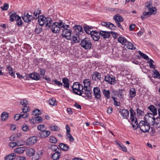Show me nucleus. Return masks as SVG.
Returning a JSON list of instances; mask_svg holds the SVG:
<instances>
[{"label":"nucleus","instance_id":"f8f14e48","mask_svg":"<svg viewBox=\"0 0 160 160\" xmlns=\"http://www.w3.org/2000/svg\"><path fill=\"white\" fill-rule=\"evenodd\" d=\"M73 28L76 34L78 35L81 34L83 32V28L80 25H75L73 27Z\"/></svg>","mask_w":160,"mask_h":160},{"label":"nucleus","instance_id":"bf43d9fd","mask_svg":"<svg viewBox=\"0 0 160 160\" xmlns=\"http://www.w3.org/2000/svg\"><path fill=\"white\" fill-rule=\"evenodd\" d=\"M16 144L18 146L23 145L24 144V142L22 140H19L16 142Z\"/></svg>","mask_w":160,"mask_h":160},{"label":"nucleus","instance_id":"72a5a7b5","mask_svg":"<svg viewBox=\"0 0 160 160\" xmlns=\"http://www.w3.org/2000/svg\"><path fill=\"white\" fill-rule=\"evenodd\" d=\"M48 148L50 149L52 151L56 152L59 149L58 148V146L55 144L49 145L48 146Z\"/></svg>","mask_w":160,"mask_h":160},{"label":"nucleus","instance_id":"69168bd1","mask_svg":"<svg viewBox=\"0 0 160 160\" xmlns=\"http://www.w3.org/2000/svg\"><path fill=\"white\" fill-rule=\"evenodd\" d=\"M93 76L96 77L98 79H100L101 78V74L99 73L98 72H95Z\"/></svg>","mask_w":160,"mask_h":160},{"label":"nucleus","instance_id":"f03ea898","mask_svg":"<svg viewBox=\"0 0 160 160\" xmlns=\"http://www.w3.org/2000/svg\"><path fill=\"white\" fill-rule=\"evenodd\" d=\"M72 88L74 93L76 94L82 96L83 97H85V96L82 95L84 92V91H83V87L79 82H74L72 86Z\"/></svg>","mask_w":160,"mask_h":160},{"label":"nucleus","instance_id":"58836bf2","mask_svg":"<svg viewBox=\"0 0 160 160\" xmlns=\"http://www.w3.org/2000/svg\"><path fill=\"white\" fill-rule=\"evenodd\" d=\"M8 117V113L6 112H3L1 114V119L2 121H5Z\"/></svg>","mask_w":160,"mask_h":160},{"label":"nucleus","instance_id":"b1692460","mask_svg":"<svg viewBox=\"0 0 160 160\" xmlns=\"http://www.w3.org/2000/svg\"><path fill=\"white\" fill-rule=\"evenodd\" d=\"M148 109L152 112L153 115H157V108L153 105H150L148 107Z\"/></svg>","mask_w":160,"mask_h":160},{"label":"nucleus","instance_id":"2f4dec72","mask_svg":"<svg viewBox=\"0 0 160 160\" xmlns=\"http://www.w3.org/2000/svg\"><path fill=\"white\" fill-rule=\"evenodd\" d=\"M45 18L46 17H41L40 18H39L38 19V22L39 24L41 26H42L44 25V24H45Z\"/></svg>","mask_w":160,"mask_h":160},{"label":"nucleus","instance_id":"4d7b16f0","mask_svg":"<svg viewBox=\"0 0 160 160\" xmlns=\"http://www.w3.org/2000/svg\"><path fill=\"white\" fill-rule=\"evenodd\" d=\"M53 82H54V84L58 85V86H62V83L61 82H60L57 80V79H55L54 80H53Z\"/></svg>","mask_w":160,"mask_h":160},{"label":"nucleus","instance_id":"6e6d98bb","mask_svg":"<svg viewBox=\"0 0 160 160\" xmlns=\"http://www.w3.org/2000/svg\"><path fill=\"white\" fill-rule=\"evenodd\" d=\"M22 129L24 131H27L29 129V127L26 124H24L22 126Z\"/></svg>","mask_w":160,"mask_h":160},{"label":"nucleus","instance_id":"39448f33","mask_svg":"<svg viewBox=\"0 0 160 160\" xmlns=\"http://www.w3.org/2000/svg\"><path fill=\"white\" fill-rule=\"evenodd\" d=\"M81 45L82 47L86 50L90 49L92 46L91 40L88 38H84L82 40Z\"/></svg>","mask_w":160,"mask_h":160},{"label":"nucleus","instance_id":"774afa93","mask_svg":"<svg viewBox=\"0 0 160 160\" xmlns=\"http://www.w3.org/2000/svg\"><path fill=\"white\" fill-rule=\"evenodd\" d=\"M143 16L145 17L146 18L149 17L151 15L150 14L149 12H144L143 13Z\"/></svg>","mask_w":160,"mask_h":160},{"label":"nucleus","instance_id":"c03bdc74","mask_svg":"<svg viewBox=\"0 0 160 160\" xmlns=\"http://www.w3.org/2000/svg\"><path fill=\"white\" fill-rule=\"evenodd\" d=\"M145 7L148 10L150 9L151 8L153 7L152 5V2L150 1L149 2H146L145 4Z\"/></svg>","mask_w":160,"mask_h":160},{"label":"nucleus","instance_id":"9d476101","mask_svg":"<svg viewBox=\"0 0 160 160\" xmlns=\"http://www.w3.org/2000/svg\"><path fill=\"white\" fill-rule=\"evenodd\" d=\"M102 26L107 27L111 30H114L117 28L116 26L110 22H102L101 23Z\"/></svg>","mask_w":160,"mask_h":160},{"label":"nucleus","instance_id":"5fc2aeb1","mask_svg":"<svg viewBox=\"0 0 160 160\" xmlns=\"http://www.w3.org/2000/svg\"><path fill=\"white\" fill-rule=\"evenodd\" d=\"M67 136V138H69V140L70 141L72 142L74 140V138L71 134L70 133H68V134H66Z\"/></svg>","mask_w":160,"mask_h":160},{"label":"nucleus","instance_id":"603ef678","mask_svg":"<svg viewBox=\"0 0 160 160\" xmlns=\"http://www.w3.org/2000/svg\"><path fill=\"white\" fill-rule=\"evenodd\" d=\"M49 138L50 142L53 143H55L57 142V139L55 137L53 136H50Z\"/></svg>","mask_w":160,"mask_h":160},{"label":"nucleus","instance_id":"79ce46f5","mask_svg":"<svg viewBox=\"0 0 160 160\" xmlns=\"http://www.w3.org/2000/svg\"><path fill=\"white\" fill-rule=\"evenodd\" d=\"M49 129L52 131H58L60 130L59 128L57 126L51 125L49 127Z\"/></svg>","mask_w":160,"mask_h":160},{"label":"nucleus","instance_id":"a19ab883","mask_svg":"<svg viewBox=\"0 0 160 160\" xmlns=\"http://www.w3.org/2000/svg\"><path fill=\"white\" fill-rule=\"evenodd\" d=\"M125 45L127 46L128 48L129 49H135L136 48L134 47L133 44H132L130 42L128 41L127 42V43H126Z\"/></svg>","mask_w":160,"mask_h":160},{"label":"nucleus","instance_id":"49530a36","mask_svg":"<svg viewBox=\"0 0 160 160\" xmlns=\"http://www.w3.org/2000/svg\"><path fill=\"white\" fill-rule=\"evenodd\" d=\"M32 114L34 116H38L42 114V112L38 109L34 110L32 112Z\"/></svg>","mask_w":160,"mask_h":160},{"label":"nucleus","instance_id":"c85d7f7f","mask_svg":"<svg viewBox=\"0 0 160 160\" xmlns=\"http://www.w3.org/2000/svg\"><path fill=\"white\" fill-rule=\"evenodd\" d=\"M16 154L15 153H12L5 157V160H13L15 158Z\"/></svg>","mask_w":160,"mask_h":160},{"label":"nucleus","instance_id":"6e6552de","mask_svg":"<svg viewBox=\"0 0 160 160\" xmlns=\"http://www.w3.org/2000/svg\"><path fill=\"white\" fill-rule=\"evenodd\" d=\"M119 113L123 119H128L129 117V112L127 109H121L119 110Z\"/></svg>","mask_w":160,"mask_h":160},{"label":"nucleus","instance_id":"09e8293b","mask_svg":"<svg viewBox=\"0 0 160 160\" xmlns=\"http://www.w3.org/2000/svg\"><path fill=\"white\" fill-rule=\"evenodd\" d=\"M48 102L49 104L51 105L54 106L57 105V102L56 100L53 98L49 99Z\"/></svg>","mask_w":160,"mask_h":160},{"label":"nucleus","instance_id":"13d9d810","mask_svg":"<svg viewBox=\"0 0 160 160\" xmlns=\"http://www.w3.org/2000/svg\"><path fill=\"white\" fill-rule=\"evenodd\" d=\"M137 114L138 116H142V114L144 113V112L139 108L137 109Z\"/></svg>","mask_w":160,"mask_h":160},{"label":"nucleus","instance_id":"37998d69","mask_svg":"<svg viewBox=\"0 0 160 160\" xmlns=\"http://www.w3.org/2000/svg\"><path fill=\"white\" fill-rule=\"evenodd\" d=\"M38 129L41 132L46 130L47 128L46 126L44 125H40L37 127Z\"/></svg>","mask_w":160,"mask_h":160},{"label":"nucleus","instance_id":"ddd939ff","mask_svg":"<svg viewBox=\"0 0 160 160\" xmlns=\"http://www.w3.org/2000/svg\"><path fill=\"white\" fill-rule=\"evenodd\" d=\"M61 150L60 149H58L52 155V158L54 160H57L59 159L61 156Z\"/></svg>","mask_w":160,"mask_h":160},{"label":"nucleus","instance_id":"cd10ccee","mask_svg":"<svg viewBox=\"0 0 160 160\" xmlns=\"http://www.w3.org/2000/svg\"><path fill=\"white\" fill-rule=\"evenodd\" d=\"M8 70V72L10 75L12 76L15 77V72H13V69L11 66L10 65H7L6 66Z\"/></svg>","mask_w":160,"mask_h":160},{"label":"nucleus","instance_id":"9b49d317","mask_svg":"<svg viewBox=\"0 0 160 160\" xmlns=\"http://www.w3.org/2000/svg\"><path fill=\"white\" fill-rule=\"evenodd\" d=\"M90 35L93 39L95 41H98L100 38V33L96 31H92Z\"/></svg>","mask_w":160,"mask_h":160},{"label":"nucleus","instance_id":"5701e85b","mask_svg":"<svg viewBox=\"0 0 160 160\" xmlns=\"http://www.w3.org/2000/svg\"><path fill=\"white\" fill-rule=\"evenodd\" d=\"M9 15L10 18V20L11 22H13L15 20H16L18 16L17 15L16 13L12 12H10Z\"/></svg>","mask_w":160,"mask_h":160},{"label":"nucleus","instance_id":"473e14b6","mask_svg":"<svg viewBox=\"0 0 160 160\" xmlns=\"http://www.w3.org/2000/svg\"><path fill=\"white\" fill-rule=\"evenodd\" d=\"M27 154L28 156H32L35 153V151L32 148H28L27 151Z\"/></svg>","mask_w":160,"mask_h":160},{"label":"nucleus","instance_id":"a211bd4d","mask_svg":"<svg viewBox=\"0 0 160 160\" xmlns=\"http://www.w3.org/2000/svg\"><path fill=\"white\" fill-rule=\"evenodd\" d=\"M84 86L83 88L84 90L88 89H90L91 88V86L90 81L89 79L84 80L83 81Z\"/></svg>","mask_w":160,"mask_h":160},{"label":"nucleus","instance_id":"6ab92c4d","mask_svg":"<svg viewBox=\"0 0 160 160\" xmlns=\"http://www.w3.org/2000/svg\"><path fill=\"white\" fill-rule=\"evenodd\" d=\"M52 20L51 18L49 17H46L45 18V26L47 29L51 27L52 24Z\"/></svg>","mask_w":160,"mask_h":160},{"label":"nucleus","instance_id":"338daca9","mask_svg":"<svg viewBox=\"0 0 160 160\" xmlns=\"http://www.w3.org/2000/svg\"><path fill=\"white\" fill-rule=\"evenodd\" d=\"M8 4L6 3L4 5L3 7H1V8L3 10H6L8 9Z\"/></svg>","mask_w":160,"mask_h":160},{"label":"nucleus","instance_id":"0eeeda50","mask_svg":"<svg viewBox=\"0 0 160 160\" xmlns=\"http://www.w3.org/2000/svg\"><path fill=\"white\" fill-rule=\"evenodd\" d=\"M113 19L117 23L118 27L121 29H122V27L120 24V22L123 21L122 17L118 14H117L113 17Z\"/></svg>","mask_w":160,"mask_h":160},{"label":"nucleus","instance_id":"a878e982","mask_svg":"<svg viewBox=\"0 0 160 160\" xmlns=\"http://www.w3.org/2000/svg\"><path fill=\"white\" fill-rule=\"evenodd\" d=\"M84 29L85 32L88 34H90L92 33V31H91V30L92 29V28L90 26L86 25L84 27Z\"/></svg>","mask_w":160,"mask_h":160},{"label":"nucleus","instance_id":"2eb2a0df","mask_svg":"<svg viewBox=\"0 0 160 160\" xmlns=\"http://www.w3.org/2000/svg\"><path fill=\"white\" fill-rule=\"evenodd\" d=\"M105 80L111 84H114L115 83V78L112 76L111 77L109 75L106 76L105 78Z\"/></svg>","mask_w":160,"mask_h":160},{"label":"nucleus","instance_id":"7c9ffc66","mask_svg":"<svg viewBox=\"0 0 160 160\" xmlns=\"http://www.w3.org/2000/svg\"><path fill=\"white\" fill-rule=\"evenodd\" d=\"M118 42L121 43L122 45H125L127 41V40L124 37H119L118 40Z\"/></svg>","mask_w":160,"mask_h":160},{"label":"nucleus","instance_id":"0e129e2a","mask_svg":"<svg viewBox=\"0 0 160 160\" xmlns=\"http://www.w3.org/2000/svg\"><path fill=\"white\" fill-rule=\"evenodd\" d=\"M154 73L155 75L154 76V78H160V74L158 71L156 70H154Z\"/></svg>","mask_w":160,"mask_h":160},{"label":"nucleus","instance_id":"4be33fe9","mask_svg":"<svg viewBox=\"0 0 160 160\" xmlns=\"http://www.w3.org/2000/svg\"><path fill=\"white\" fill-rule=\"evenodd\" d=\"M152 125L153 126L156 128H160V119L158 117L156 118L155 121Z\"/></svg>","mask_w":160,"mask_h":160},{"label":"nucleus","instance_id":"8fccbe9b","mask_svg":"<svg viewBox=\"0 0 160 160\" xmlns=\"http://www.w3.org/2000/svg\"><path fill=\"white\" fill-rule=\"evenodd\" d=\"M138 53L140 55V56L145 59L148 60H149V58L147 56L146 54H144L142 53L141 51H138Z\"/></svg>","mask_w":160,"mask_h":160},{"label":"nucleus","instance_id":"f3484780","mask_svg":"<svg viewBox=\"0 0 160 160\" xmlns=\"http://www.w3.org/2000/svg\"><path fill=\"white\" fill-rule=\"evenodd\" d=\"M51 132L49 131L45 130L39 132L40 137L42 138H45L50 135Z\"/></svg>","mask_w":160,"mask_h":160},{"label":"nucleus","instance_id":"412c9836","mask_svg":"<svg viewBox=\"0 0 160 160\" xmlns=\"http://www.w3.org/2000/svg\"><path fill=\"white\" fill-rule=\"evenodd\" d=\"M99 33L100 35L104 38H108L110 37V32H108L101 31Z\"/></svg>","mask_w":160,"mask_h":160},{"label":"nucleus","instance_id":"f257e3e1","mask_svg":"<svg viewBox=\"0 0 160 160\" xmlns=\"http://www.w3.org/2000/svg\"><path fill=\"white\" fill-rule=\"evenodd\" d=\"M130 119L131 120L132 125L134 129H136L139 127L140 130L143 132H149L150 124L145 121H141L138 124L137 119L135 116L136 113L132 108L130 109Z\"/></svg>","mask_w":160,"mask_h":160},{"label":"nucleus","instance_id":"ea45409f","mask_svg":"<svg viewBox=\"0 0 160 160\" xmlns=\"http://www.w3.org/2000/svg\"><path fill=\"white\" fill-rule=\"evenodd\" d=\"M129 95L130 97V98H133L134 97L136 94V92L135 91V88H132L129 91Z\"/></svg>","mask_w":160,"mask_h":160},{"label":"nucleus","instance_id":"c9c22d12","mask_svg":"<svg viewBox=\"0 0 160 160\" xmlns=\"http://www.w3.org/2000/svg\"><path fill=\"white\" fill-rule=\"evenodd\" d=\"M115 142L118 145L119 147L121 148L122 151L125 152H127V148L122 143H119L117 141H115Z\"/></svg>","mask_w":160,"mask_h":160},{"label":"nucleus","instance_id":"20e7f679","mask_svg":"<svg viewBox=\"0 0 160 160\" xmlns=\"http://www.w3.org/2000/svg\"><path fill=\"white\" fill-rule=\"evenodd\" d=\"M64 23L62 22L61 21L59 22H54L52 23L50 28H51L52 32L55 33H58L60 30V28H62V26L63 25Z\"/></svg>","mask_w":160,"mask_h":160},{"label":"nucleus","instance_id":"e2e57ef3","mask_svg":"<svg viewBox=\"0 0 160 160\" xmlns=\"http://www.w3.org/2000/svg\"><path fill=\"white\" fill-rule=\"evenodd\" d=\"M123 91H124L123 90H119L117 94L118 97L120 98H122L123 97Z\"/></svg>","mask_w":160,"mask_h":160},{"label":"nucleus","instance_id":"864d4df0","mask_svg":"<svg viewBox=\"0 0 160 160\" xmlns=\"http://www.w3.org/2000/svg\"><path fill=\"white\" fill-rule=\"evenodd\" d=\"M42 29L41 27L38 26H36L35 30V32L37 33H39L42 31Z\"/></svg>","mask_w":160,"mask_h":160},{"label":"nucleus","instance_id":"4468645a","mask_svg":"<svg viewBox=\"0 0 160 160\" xmlns=\"http://www.w3.org/2000/svg\"><path fill=\"white\" fill-rule=\"evenodd\" d=\"M33 18L32 15H29L28 13H25L22 18L24 22L26 23H29L31 22V20Z\"/></svg>","mask_w":160,"mask_h":160},{"label":"nucleus","instance_id":"a18cd8bd","mask_svg":"<svg viewBox=\"0 0 160 160\" xmlns=\"http://www.w3.org/2000/svg\"><path fill=\"white\" fill-rule=\"evenodd\" d=\"M17 24L18 26H21L23 23V22L21 20L20 17L18 16V17L16 19Z\"/></svg>","mask_w":160,"mask_h":160},{"label":"nucleus","instance_id":"de8ad7c7","mask_svg":"<svg viewBox=\"0 0 160 160\" xmlns=\"http://www.w3.org/2000/svg\"><path fill=\"white\" fill-rule=\"evenodd\" d=\"M148 10H149V12L151 15L155 14L157 12V9L155 7L151 8L150 9Z\"/></svg>","mask_w":160,"mask_h":160},{"label":"nucleus","instance_id":"4c0bfd02","mask_svg":"<svg viewBox=\"0 0 160 160\" xmlns=\"http://www.w3.org/2000/svg\"><path fill=\"white\" fill-rule=\"evenodd\" d=\"M92 88H90V89H86L84 90L85 91V94L86 96L88 97H91L92 96V91H91Z\"/></svg>","mask_w":160,"mask_h":160},{"label":"nucleus","instance_id":"7ed1b4c3","mask_svg":"<svg viewBox=\"0 0 160 160\" xmlns=\"http://www.w3.org/2000/svg\"><path fill=\"white\" fill-rule=\"evenodd\" d=\"M69 27V25H65L64 23L62 26L63 29L62 35L63 37L66 38V39L68 40H71L72 38L71 36L72 31L70 29H68Z\"/></svg>","mask_w":160,"mask_h":160},{"label":"nucleus","instance_id":"1a4fd4ad","mask_svg":"<svg viewBox=\"0 0 160 160\" xmlns=\"http://www.w3.org/2000/svg\"><path fill=\"white\" fill-rule=\"evenodd\" d=\"M93 91L95 97L97 99H100L101 95L100 88L98 87H94Z\"/></svg>","mask_w":160,"mask_h":160},{"label":"nucleus","instance_id":"dca6fc26","mask_svg":"<svg viewBox=\"0 0 160 160\" xmlns=\"http://www.w3.org/2000/svg\"><path fill=\"white\" fill-rule=\"evenodd\" d=\"M37 138L36 136H32L29 138L27 141V144L31 145H33L37 141Z\"/></svg>","mask_w":160,"mask_h":160},{"label":"nucleus","instance_id":"f704fd0d","mask_svg":"<svg viewBox=\"0 0 160 160\" xmlns=\"http://www.w3.org/2000/svg\"><path fill=\"white\" fill-rule=\"evenodd\" d=\"M102 92L104 96L107 99H109L110 96V91L109 90H106L105 89L102 90Z\"/></svg>","mask_w":160,"mask_h":160},{"label":"nucleus","instance_id":"423d86ee","mask_svg":"<svg viewBox=\"0 0 160 160\" xmlns=\"http://www.w3.org/2000/svg\"><path fill=\"white\" fill-rule=\"evenodd\" d=\"M155 116H156V115H153L151 113H148L145 115L144 117L145 121L152 125V123H153V122L156 119V118H154Z\"/></svg>","mask_w":160,"mask_h":160},{"label":"nucleus","instance_id":"393cba45","mask_svg":"<svg viewBox=\"0 0 160 160\" xmlns=\"http://www.w3.org/2000/svg\"><path fill=\"white\" fill-rule=\"evenodd\" d=\"M60 148L63 151H68L69 149V146L64 143H60L59 144Z\"/></svg>","mask_w":160,"mask_h":160},{"label":"nucleus","instance_id":"680f3d73","mask_svg":"<svg viewBox=\"0 0 160 160\" xmlns=\"http://www.w3.org/2000/svg\"><path fill=\"white\" fill-rule=\"evenodd\" d=\"M20 115V118H26L28 116V114L27 113H21Z\"/></svg>","mask_w":160,"mask_h":160},{"label":"nucleus","instance_id":"c756f323","mask_svg":"<svg viewBox=\"0 0 160 160\" xmlns=\"http://www.w3.org/2000/svg\"><path fill=\"white\" fill-rule=\"evenodd\" d=\"M25 150V148L24 147L18 148L14 150V152L15 153L18 154L23 153Z\"/></svg>","mask_w":160,"mask_h":160},{"label":"nucleus","instance_id":"bb28decb","mask_svg":"<svg viewBox=\"0 0 160 160\" xmlns=\"http://www.w3.org/2000/svg\"><path fill=\"white\" fill-rule=\"evenodd\" d=\"M62 82L63 83V86L65 88H69V81L67 78H65L62 79Z\"/></svg>","mask_w":160,"mask_h":160},{"label":"nucleus","instance_id":"e433bc0d","mask_svg":"<svg viewBox=\"0 0 160 160\" xmlns=\"http://www.w3.org/2000/svg\"><path fill=\"white\" fill-rule=\"evenodd\" d=\"M32 118V119L35 120L36 122L38 123L42 122L43 121L42 118L40 116L33 117Z\"/></svg>","mask_w":160,"mask_h":160},{"label":"nucleus","instance_id":"052dcab7","mask_svg":"<svg viewBox=\"0 0 160 160\" xmlns=\"http://www.w3.org/2000/svg\"><path fill=\"white\" fill-rule=\"evenodd\" d=\"M21 105L25 106L28 104V103L27 100L25 99H23L20 102Z\"/></svg>","mask_w":160,"mask_h":160},{"label":"nucleus","instance_id":"3c124183","mask_svg":"<svg viewBox=\"0 0 160 160\" xmlns=\"http://www.w3.org/2000/svg\"><path fill=\"white\" fill-rule=\"evenodd\" d=\"M154 62L151 59H150L149 61H147V63L149 64V67L151 68L154 69L155 68V66L153 64Z\"/></svg>","mask_w":160,"mask_h":160},{"label":"nucleus","instance_id":"aec40b11","mask_svg":"<svg viewBox=\"0 0 160 160\" xmlns=\"http://www.w3.org/2000/svg\"><path fill=\"white\" fill-rule=\"evenodd\" d=\"M29 76V77L31 78L36 80H39L40 78V76L39 74L35 72L30 74Z\"/></svg>","mask_w":160,"mask_h":160}]
</instances>
